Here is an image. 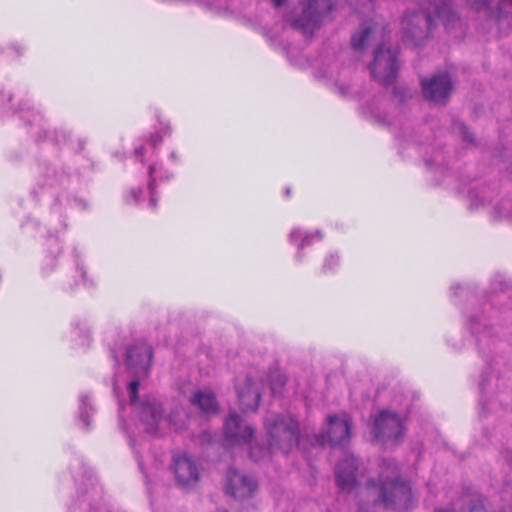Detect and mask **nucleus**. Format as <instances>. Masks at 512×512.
I'll return each mask as SVG.
<instances>
[{"label":"nucleus","instance_id":"obj_1","mask_svg":"<svg viewBox=\"0 0 512 512\" xmlns=\"http://www.w3.org/2000/svg\"><path fill=\"white\" fill-rule=\"evenodd\" d=\"M265 428L269 438V447L252 445L254 429L245 424L237 413H230L224 423V433L228 445H249L250 457L255 461L261 460L268 452L280 450L290 452L294 447L306 451V440L299 438L298 422L288 416H275L265 420Z\"/></svg>","mask_w":512,"mask_h":512},{"label":"nucleus","instance_id":"obj_2","mask_svg":"<svg viewBox=\"0 0 512 512\" xmlns=\"http://www.w3.org/2000/svg\"><path fill=\"white\" fill-rule=\"evenodd\" d=\"M360 496L367 499V504H384L395 510H406L413 503L411 487L399 480L398 467L392 460L383 462L378 483L368 481L361 487Z\"/></svg>","mask_w":512,"mask_h":512},{"label":"nucleus","instance_id":"obj_3","mask_svg":"<svg viewBox=\"0 0 512 512\" xmlns=\"http://www.w3.org/2000/svg\"><path fill=\"white\" fill-rule=\"evenodd\" d=\"M138 386V380L129 383L130 404L137 411L140 424L146 432L162 435L168 429L180 431L186 427L188 414L183 408L175 409L168 417L163 416L162 407L156 398L149 396L138 400Z\"/></svg>","mask_w":512,"mask_h":512},{"label":"nucleus","instance_id":"obj_4","mask_svg":"<svg viewBox=\"0 0 512 512\" xmlns=\"http://www.w3.org/2000/svg\"><path fill=\"white\" fill-rule=\"evenodd\" d=\"M430 4L432 5V3ZM434 17L441 19L446 29H451L459 21L450 0L433 3V15L427 10L405 16L403 19L404 41L415 46L421 45L430 36Z\"/></svg>","mask_w":512,"mask_h":512},{"label":"nucleus","instance_id":"obj_5","mask_svg":"<svg viewBox=\"0 0 512 512\" xmlns=\"http://www.w3.org/2000/svg\"><path fill=\"white\" fill-rule=\"evenodd\" d=\"M350 437L351 419L347 413L343 412L327 417L325 430L313 436L311 445L313 448H319L329 443L335 448L337 445H344L349 441Z\"/></svg>","mask_w":512,"mask_h":512},{"label":"nucleus","instance_id":"obj_6","mask_svg":"<svg viewBox=\"0 0 512 512\" xmlns=\"http://www.w3.org/2000/svg\"><path fill=\"white\" fill-rule=\"evenodd\" d=\"M373 433L377 441L393 446L404 436L403 419L393 412L383 410L374 419Z\"/></svg>","mask_w":512,"mask_h":512},{"label":"nucleus","instance_id":"obj_7","mask_svg":"<svg viewBox=\"0 0 512 512\" xmlns=\"http://www.w3.org/2000/svg\"><path fill=\"white\" fill-rule=\"evenodd\" d=\"M302 15L292 22V26L303 34H311L324 16L334 7V0H303Z\"/></svg>","mask_w":512,"mask_h":512},{"label":"nucleus","instance_id":"obj_8","mask_svg":"<svg viewBox=\"0 0 512 512\" xmlns=\"http://www.w3.org/2000/svg\"><path fill=\"white\" fill-rule=\"evenodd\" d=\"M264 381L258 373H247L239 378L236 383V391L239 403L245 411H256L261 400Z\"/></svg>","mask_w":512,"mask_h":512},{"label":"nucleus","instance_id":"obj_9","mask_svg":"<svg viewBox=\"0 0 512 512\" xmlns=\"http://www.w3.org/2000/svg\"><path fill=\"white\" fill-rule=\"evenodd\" d=\"M397 56L398 50L396 48H386L384 44L379 46L370 66L372 76L382 83H391L398 71Z\"/></svg>","mask_w":512,"mask_h":512},{"label":"nucleus","instance_id":"obj_10","mask_svg":"<svg viewBox=\"0 0 512 512\" xmlns=\"http://www.w3.org/2000/svg\"><path fill=\"white\" fill-rule=\"evenodd\" d=\"M172 468L177 483L185 488L195 486L203 471L200 462L187 453L175 455Z\"/></svg>","mask_w":512,"mask_h":512},{"label":"nucleus","instance_id":"obj_11","mask_svg":"<svg viewBox=\"0 0 512 512\" xmlns=\"http://www.w3.org/2000/svg\"><path fill=\"white\" fill-rule=\"evenodd\" d=\"M421 84L425 98L435 104H444L452 92L448 73L435 74L430 79H423Z\"/></svg>","mask_w":512,"mask_h":512},{"label":"nucleus","instance_id":"obj_12","mask_svg":"<svg viewBox=\"0 0 512 512\" xmlns=\"http://www.w3.org/2000/svg\"><path fill=\"white\" fill-rule=\"evenodd\" d=\"M257 482L249 475L231 469L226 476V491L236 499H246L254 495Z\"/></svg>","mask_w":512,"mask_h":512},{"label":"nucleus","instance_id":"obj_13","mask_svg":"<svg viewBox=\"0 0 512 512\" xmlns=\"http://www.w3.org/2000/svg\"><path fill=\"white\" fill-rule=\"evenodd\" d=\"M152 351L144 342L136 344L127 351V366L136 377L146 376L150 368Z\"/></svg>","mask_w":512,"mask_h":512},{"label":"nucleus","instance_id":"obj_14","mask_svg":"<svg viewBox=\"0 0 512 512\" xmlns=\"http://www.w3.org/2000/svg\"><path fill=\"white\" fill-rule=\"evenodd\" d=\"M357 460L353 455H345L335 467V478L342 491H351L356 487Z\"/></svg>","mask_w":512,"mask_h":512},{"label":"nucleus","instance_id":"obj_15","mask_svg":"<svg viewBox=\"0 0 512 512\" xmlns=\"http://www.w3.org/2000/svg\"><path fill=\"white\" fill-rule=\"evenodd\" d=\"M166 134H169L168 128L163 132L157 131L152 133L145 143L135 148L134 154L136 160L144 163L147 158H151L155 154L157 146L162 142L163 136Z\"/></svg>","mask_w":512,"mask_h":512},{"label":"nucleus","instance_id":"obj_16","mask_svg":"<svg viewBox=\"0 0 512 512\" xmlns=\"http://www.w3.org/2000/svg\"><path fill=\"white\" fill-rule=\"evenodd\" d=\"M191 403L204 414H213L218 410L215 395L209 389L198 390L191 398Z\"/></svg>","mask_w":512,"mask_h":512},{"label":"nucleus","instance_id":"obj_17","mask_svg":"<svg viewBox=\"0 0 512 512\" xmlns=\"http://www.w3.org/2000/svg\"><path fill=\"white\" fill-rule=\"evenodd\" d=\"M323 235L321 231H315L314 233L302 232L300 229H293L289 234V241L292 244H296L298 246V253L296 255L297 259H301L302 254L301 250L305 247L310 246L313 242L320 241Z\"/></svg>","mask_w":512,"mask_h":512},{"label":"nucleus","instance_id":"obj_18","mask_svg":"<svg viewBox=\"0 0 512 512\" xmlns=\"http://www.w3.org/2000/svg\"><path fill=\"white\" fill-rule=\"evenodd\" d=\"M382 32L383 29L376 24L363 27L361 31L352 35V47L355 50H362L371 42L372 38L374 39L376 35H382Z\"/></svg>","mask_w":512,"mask_h":512},{"label":"nucleus","instance_id":"obj_19","mask_svg":"<svg viewBox=\"0 0 512 512\" xmlns=\"http://www.w3.org/2000/svg\"><path fill=\"white\" fill-rule=\"evenodd\" d=\"M162 164H152L148 168V175H149V183H148V191L150 194L149 198V206L152 209H155L157 207V199L155 198V187L157 180H168L171 175H169L167 172H165L163 175L160 176L157 175L158 172L162 171Z\"/></svg>","mask_w":512,"mask_h":512},{"label":"nucleus","instance_id":"obj_20","mask_svg":"<svg viewBox=\"0 0 512 512\" xmlns=\"http://www.w3.org/2000/svg\"><path fill=\"white\" fill-rule=\"evenodd\" d=\"M269 380L272 395L279 394L281 392L282 387L285 385V376L280 371L276 370L270 374Z\"/></svg>","mask_w":512,"mask_h":512},{"label":"nucleus","instance_id":"obj_21","mask_svg":"<svg viewBox=\"0 0 512 512\" xmlns=\"http://www.w3.org/2000/svg\"><path fill=\"white\" fill-rule=\"evenodd\" d=\"M92 412V407L89 404V398L87 395L80 396V412L79 419L82 421L85 427L89 426V417Z\"/></svg>","mask_w":512,"mask_h":512},{"label":"nucleus","instance_id":"obj_22","mask_svg":"<svg viewBox=\"0 0 512 512\" xmlns=\"http://www.w3.org/2000/svg\"><path fill=\"white\" fill-rule=\"evenodd\" d=\"M510 8H512V0H500L498 4L499 15L502 17L507 14Z\"/></svg>","mask_w":512,"mask_h":512},{"label":"nucleus","instance_id":"obj_23","mask_svg":"<svg viewBox=\"0 0 512 512\" xmlns=\"http://www.w3.org/2000/svg\"><path fill=\"white\" fill-rule=\"evenodd\" d=\"M339 258L335 255H330L325 259L323 264L324 270H332L335 266L338 265Z\"/></svg>","mask_w":512,"mask_h":512},{"label":"nucleus","instance_id":"obj_24","mask_svg":"<svg viewBox=\"0 0 512 512\" xmlns=\"http://www.w3.org/2000/svg\"><path fill=\"white\" fill-rule=\"evenodd\" d=\"M492 0H473L471 2V7L476 10L487 9Z\"/></svg>","mask_w":512,"mask_h":512},{"label":"nucleus","instance_id":"obj_25","mask_svg":"<svg viewBox=\"0 0 512 512\" xmlns=\"http://www.w3.org/2000/svg\"><path fill=\"white\" fill-rule=\"evenodd\" d=\"M460 133L465 141L468 143L474 142L473 134L462 124L459 125Z\"/></svg>","mask_w":512,"mask_h":512},{"label":"nucleus","instance_id":"obj_26","mask_svg":"<svg viewBox=\"0 0 512 512\" xmlns=\"http://www.w3.org/2000/svg\"><path fill=\"white\" fill-rule=\"evenodd\" d=\"M142 190H132L130 196L127 198L129 203H139L141 201Z\"/></svg>","mask_w":512,"mask_h":512},{"label":"nucleus","instance_id":"obj_27","mask_svg":"<svg viewBox=\"0 0 512 512\" xmlns=\"http://www.w3.org/2000/svg\"><path fill=\"white\" fill-rule=\"evenodd\" d=\"M82 332H83V334H81V342L80 343L84 345L89 342V332L85 329L84 330L80 329L79 333H82Z\"/></svg>","mask_w":512,"mask_h":512},{"label":"nucleus","instance_id":"obj_28","mask_svg":"<svg viewBox=\"0 0 512 512\" xmlns=\"http://www.w3.org/2000/svg\"><path fill=\"white\" fill-rule=\"evenodd\" d=\"M329 80H331L336 86H338V78L334 76V69H331L329 72Z\"/></svg>","mask_w":512,"mask_h":512},{"label":"nucleus","instance_id":"obj_29","mask_svg":"<svg viewBox=\"0 0 512 512\" xmlns=\"http://www.w3.org/2000/svg\"><path fill=\"white\" fill-rule=\"evenodd\" d=\"M348 91V86L346 84H340L339 85V92L341 94H345Z\"/></svg>","mask_w":512,"mask_h":512},{"label":"nucleus","instance_id":"obj_30","mask_svg":"<svg viewBox=\"0 0 512 512\" xmlns=\"http://www.w3.org/2000/svg\"><path fill=\"white\" fill-rule=\"evenodd\" d=\"M169 157L173 162H177L178 160L177 154L175 152H171Z\"/></svg>","mask_w":512,"mask_h":512},{"label":"nucleus","instance_id":"obj_31","mask_svg":"<svg viewBox=\"0 0 512 512\" xmlns=\"http://www.w3.org/2000/svg\"><path fill=\"white\" fill-rule=\"evenodd\" d=\"M275 6H281L286 0H271Z\"/></svg>","mask_w":512,"mask_h":512},{"label":"nucleus","instance_id":"obj_32","mask_svg":"<svg viewBox=\"0 0 512 512\" xmlns=\"http://www.w3.org/2000/svg\"><path fill=\"white\" fill-rule=\"evenodd\" d=\"M77 271L80 273L82 279L84 280V276H85V271L84 269L81 267V268H78Z\"/></svg>","mask_w":512,"mask_h":512},{"label":"nucleus","instance_id":"obj_33","mask_svg":"<svg viewBox=\"0 0 512 512\" xmlns=\"http://www.w3.org/2000/svg\"><path fill=\"white\" fill-rule=\"evenodd\" d=\"M469 512H478V507L476 505L472 506Z\"/></svg>","mask_w":512,"mask_h":512},{"label":"nucleus","instance_id":"obj_34","mask_svg":"<svg viewBox=\"0 0 512 512\" xmlns=\"http://www.w3.org/2000/svg\"><path fill=\"white\" fill-rule=\"evenodd\" d=\"M359 512H365L364 511V506L362 503L359 504Z\"/></svg>","mask_w":512,"mask_h":512},{"label":"nucleus","instance_id":"obj_35","mask_svg":"<svg viewBox=\"0 0 512 512\" xmlns=\"http://www.w3.org/2000/svg\"><path fill=\"white\" fill-rule=\"evenodd\" d=\"M285 195H286V196H289V195H290V189H289V188H287V189L285 190Z\"/></svg>","mask_w":512,"mask_h":512},{"label":"nucleus","instance_id":"obj_36","mask_svg":"<svg viewBox=\"0 0 512 512\" xmlns=\"http://www.w3.org/2000/svg\"><path fill=\"white\" fill-rule=\"evenodd\" d=\"M51 242H52V244H54L55 246H57V245H58V244H57V240H56V239L52 240Z\"/></svg>","mask_w":512,"mask_h":512},{"label":"nucleus","instance_id":"obj_37","mask_svg":"<svg viewBox=\"0 0 512 512\" xmlns=\"http://www.w3.org/2000/svg\"><path fill=\"white\" fill-rule=\"evenodd\" d=\"M139 466H140V469L143 470V465H142V461L139 460Z\"/></svg>","mask_w":512,"mask_h":512},{"label":"nucleus","instance_id":"obj_38","mask_svg":"<svg viewBox=\"0 0 512 512\" xmlns=\"http://www.w3.org/2000/svg\"><path fill=\"white\" fill-rule=\"evenodd\" d=\"M69 512H77V511H76V509L71 508V509L69 510Z\"/></svg>","mask_w":512,"mask_h":512},{"label":"nucleus","instance_id":"obj_39","mask_svg":"<svg viewBox=\"0 0 512 512\" xmlns=\"http://www.w3.org/2000/svg\"><path fill=\"white\" fill-rule=\"evenodd\" d=\"M460 288V286H455V287H452V290H455V289H458Z\"/></svg>","mask_w":512,"mask_h":512},{"label":"nucleus","instance_id":"obj_40","mask_svg":"<svg viewBox=\"0 0 512 512\" xmlns=\"http://www.w3.org/2000/svg\"><path fill=\"white\" fill-rule=\"evenodd\" d=\"M509 461H510V463H511V465H512V459H510Z\"/></svg>","mask_w":512,"mask_h":512}]
</instances>
